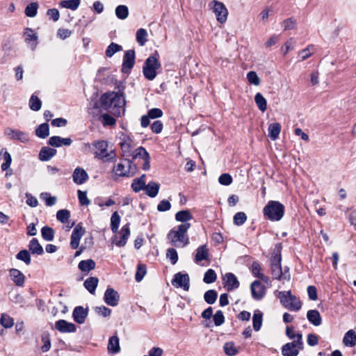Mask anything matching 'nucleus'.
<instances>
[{"mask_svg":"<svg viewBox=\"0 0 356 356\" xmlns=\"http://www.w3.org/2000/svg\"><path fill=\"white\" fill-rule=\"evenodd\" d=\"M125 97L122 92H107L104 93L100 98L101 106L106 111H110L114 115H119L120 110H124Z\"/></svg>","mask_w":356,"mask_h":356,"instance_id":"obj_1","label":"nucleus"},{"mask_svg":"<svg viewBox=\"0 0 356 356\" xmlns=\"http://www.w3.org/2000/svg\"><path fill=\"white\" fill-rule=\"evenodd\" d=\"M190 227L191 223L179 225L170 230L167 235V238L174 246L179 247L178 243H179L182 244V247H184L189 243L187 232Z\"/></svg>","mask_w":356,"mask_h":356,"instance_id":"obj_2","label":"nucleus"},{"mask_svg":"<svg viewBox=\"0 0 356 356\" xmlns=\"http://www.w3.org/2000/svg\"><path fill=\"white\" fill-rule=\"evenodd\" d=\"M161 67L159 61V54L155 51L145 61L143 66V74L145 78L149 81H152L156 76V70Z\"/></svg>","mask_w":356,"mask_h":356,"instance_id":"obj_3","label":"nucleus"},{"mask_svg":"<svg viewBox=\"0 0 356 356\" xmlns=\"http://www.w3.org/2000/svg\"><path fill=\"white\" fill-rule=\"evenodd\" d=\"M284 206L280 202L270 200L263 209L265 218L270 221L280 220L284 214Z\"/></svg>","mask_w":356,"mask_h":356,"instance_id":"obj_4","label":"nucleus"},{"mask_svg":"<svg viewBox=\"0 0 356 356\" xmlns=\"http://www.w3.org/2000/svg\"><path fill=\"white\" fill-rule=\"evenodd\" d=\"M92 146L96 149L94 152L96 158L102 160L104 162L115 161V152L113 150L107 152V141L103 140H95L92 143Z\"/></svg>","mask_w":356,"mask_h":356,"instance_id":"obj_5","label":"nucleus"},{"mask_svg":"<svg viewBox=\"0 0 356 356\" xmlns=\"http://www.w3.org/2000/svg\"><path fill=\"white\" fill-rule=\"evenodd\" d=\"M123 161L127 164V168H126L125 164L119 163L113 166V172L118 177L132 176L136 170V165L133 163L132 160L129 159H124Z\"/></svg>","mask_w":356,"mask_h":356,"instance_id":"obj_6","label":"nucleus"},{"mask_svg":"<svg viewBox=\"0 0 356 356\" xmlns=\"http://www.w3.org/2000/svg\"><path fill=\"white\" fill-rule=\"evenodd\" d=\"M213 5L211 8L216 16V19L220 24H223L227 21L228 10L225 4L217 0H213L210 6Z\"/></svg>","mask_w":356,"mask_h":356,"instance_id":"obj_7","label":"nucleus"},{"mask_svg":"<svg viewBox=\"0 0 356 356\" xmlns=\"http://www.w3.org/2000/svg\"><path fill=\"white\" fill-rule=\"evenodd\" d=\"M172 284L177 288H182L184 291H188L190 287V277L188 274L181 272L175 274L172 280Z\"/></svg>","mask_w":356,"mask_h":356,"instance_id":"obj_8","label":"nucleus"},{"mask_svg":"<svg viewBox=\"0 0 356 356\" xmlns=\"http://www.w3.org/2000/svg\"><path fill=\"white\" fill-rule=\"evenodd\" d=\"M135 64V51L129 49L126 51L123 56L122 72L124 74L130 73Z\"/></svg>","mask_w":356,"mask_h":356,"instance_id":"obj_9","label":"nucleus"},{"mask_svg":"<svg viewBox=\"0 0 356 356\" xmlns=\"http://www.w3.org/2000/svg\"><path fill=\"white\" fill-rule=\"evenodd\" d=\"M104 301L109 306L115 307L119 303L120 295L113 288L108 287L104 292Z\"/></svg>","mask_w":356,"mask_h":356,"instance_id":"obj_10","label":"nucleus"},{"mask_svg":"<svg viewBox=\"0 0 356 356\" xmlns=\"http://www.w3.org/2000/svg\"><path fill=\"white\" fill-rule=\"evenodd\" d=\"M251 293L253 299L259 300L266 293V288L259 280L254 281L250 285Z\"/></svg>","mask_w":356,"mask_h":356,"instance_id":"obj_11","label":"nucleus"},{"mask_svg":"<svg viewBox=\"0 0 356 356\" xmlns=\"http://www.w3.org/2000/svg\"><path fill=\"white\" fill-rule=\"evenodd\" d=\"M55 328L62 333H72L76 331V326L65 320L60 319L56 322Z\"/></svg>","mask_w":356,"mask_h":356,"instance_id":"obj_12","label":"nucleus"},{"mask_svg":"<svg viewBox=\"0 0 356 356\" xmlns=\"http://www.w3.org/2000/svg\"><path fill=\"white\" fill-rule=\"evenodd\" d=\"M223 280L225 281V287L228 291L239 287L240 283L236 275L232 273H227L223 277Z\"/></svg>","mask_w":356,"mask_h":356,"instance_id":"obj_13","label":"nucleus"},{"mask_svg":"<svg viewBox=\"0 0 356 356\" xmlns=\"http://www.w3.org/2000/svg\"><path fill=\"white\" fill-rule=\"evenodd\" d=\"M88 314V308H83L82 306H77L73 310L72 317L76 323L82 324L85 322Z\"/></svg>","mask_w":356,"mask_h":356,"instance_id":"obj_14","label":"nucleus"},{"mask_svg":"<svg viewBox=\"0 0 356 356\" xmlns=\"http://www.w3.org/2000/svg\"><path fill=\"white\" fill-rule=\"evenodd\" d=\"M72 143L70 138H62L58 136L50 137L47 141V144L54 147H60L62 145L70 146Z\"/></svg>","mask_w":356,"mask_h":356,"instance_id":"obj_15","label":"nucleus"},{"mask_svg":"<svg viewBox=\"0 0 356 356\" xmlns=\"http://www.w3.org/2000/svg\"><path fill=\"white\" fill-rule=\"evenodd\" d=\"M72 179L75 184H83L88 179V175L83 168L77 167L73 172Z\"/></svg>","mask_w":356,"mask_h":356,"instance_id":"obj_16","label":"nucleus"},{"mask_svg":"<svg viewBox=\"0 0 356 356\" xmlns=\"http://www.w3.org/2000/svg\"><path fill=\"white\" fill-rule=\"evenodd\" d=\"M282 355L283 356H297L301 350L293 342H288L282 347Z\"/></svg>","mask_w":356,"mask_h":356,"instance_id":"obj_17","label":"nucleus"},{"mask_svg":"<svg viewBox=\"0 0 356 356\" xmlns=\"http://www.w3.org/2000/svg\"><path fill=\"white\" fill-rule=\"evenodd\" d=\"M57 153V150L48 146L42 147L39 152L38 158L41 161H48Z\"/></svg>","mask_w":356,"mask_h":356,"instance_id":"obj_18","label":"nucleus"},{"mask_svg":"<svg viewBox=\"0 0 356 356\" xmlns=\"http://www.w3.org/2000/svg\"><path fill=\"white\" fill-rule=\"evenodd\" d=\"M24 36L25 41L28 43H31V48L32 50H34L37 46V34L33 32L32 29L27 27L24 29Z\"/></svg>","mask_w":356,"mask_h":356,"instance_id":"obj_19","label":"nucleus"},{"mask_svg":"<svg viewBox=\"0 0 356 356\" xmlns=\"http://www.w3.org/2000/svg\"><path fill=\"white\" fill-rule=\"evenodd\" d=\"M9 275L17 286H22L24 285L25 276L20 270L16 268H11L9 270Z\"/></svg>","mask_w":356,"mask_h":356,"instance_id":"obj_20","label":"nucleus"},{"mask_svg":"<svg viewBox=\"0 0 356 356\" xmlns=\"http://www.w3.org/2000/svg\"><path fill=\"white\" fill-rule=\"evenodd\" d=\"M130 224L128 222L123 225L121 228L120 234H121L120 239L116 241L115 243L118 247H124L130 236Z\"/></svg>","mask_w":356,"mask_h":356,"instance_id":"obj_21","label":"nucleus"},{"mask_svg":"<svg viewBox=\"0 0 356 356\" xmlns=\"http://www.w3.org/2000/svg\"><path fill=\"white\" fill-rule=\"evenodd\" d=\"M28 248L32 254L42 255L44 253L43 248L36 238H33L29 241Z\"/></svg>","mask_w":356,"mask_h":356,"instance_id":"obj_22","label":"nucleus"},{"mask_svg":"<svg viewBox=\"0 0 356 356\" xmlns=\"http://www.w3.org/2000/svg\"><path fill=\"white\" fill-rule=\"evenodd\" d=\"M209 249L207 248V245H200L196 250L195 261L196 263H199L203 260H207L209 259Z\"/></svg>","mask_w":356,"mask_h":356,"instance_id":"obj_23","label":"nucleus"},{"mask_svg":"<svg viewBox=\"0 0 356 356\" xmlns=\"http://www.w3.org/2000/svg\"><path fill=\"white\" fill-rule=\"evenodd\" d=\"M308 321L314 326H318L322 323V318L319 312L316 309L309 310L307 313Z\"/></svg>","mask_w":356,"mask_h":356,"instance_id":"obj_24","label":"nucleus"},{"mask_svg":"<svg viewBox=\"0 0 356 356\" xmlns=\"http://www.w3.org/2000/svg\"><path fill=\"white\" fill-rule=\"evenodd\" d=\"M193 218V216L188 209L179 211L175 214V220L177 222H182V224L189 223L188 221Z\"/></svg>","mask_w":356,"mask_h":356,"instance_id":"obj_25","label":"nucleus"},{"mask_svg":"<svg viewBox=\"0 0 356 356\" xmlns=\"http://www.w3.org/2000/svg\"><path fill=\"white\" fill-rule=\"evenodd\" d=\"M95 266L96 264L92 259L82 260L78 264L79 268L81 272L85 273H88L89 271L94 270L95 268Z\"/></svg>","mask_w":356,"mask_h":356,"instance_id":"obj_26","label":"nucleus"},{"mask_svg":"<svg viewBox=\"0 0 356 356\" xmlns=\"http://www.w3.org/2000/svg\"><path fill=\"white\" fill-rule=\"evenodd\" d=\"M98 282L99 279L97 277H90L84 281L83 286L90 293L95 294Z\"/></svg>","mask_w":356,"mask_h":356,"instance_id":"obj_27","label":"nucleus"},{"mask_svg":"<svg viewBox=\"0 0 356 356\" xmlns=\"http://www.w3.org/2000/svg\"><path fill=\"white\" fill-rule=\"evenodd\" d=\"M107 348L109 353L116 354L120 352L119 338L117 335L112 336L109 338Z\"/></svg>","mask_w":356,"mask_h":356,"instance_id":"obj_28","label":"nucleus"},{"mask_svg":"<svg viewBox=\"0 0 356 356\" xmlns=\"http://www.w3.org/2000/svg\"><path fill=\"white\" fill-rule=\"evenodd\" d=\"M343 343L345 346L353 347L356 344V334L353 330H348L344 335Z\"/></svg>","mask_w":356,"mask_h":356,"instance_id":"obj_29","label":"nucleus"},{"mask_svg":"<svg viewBox=\"0 0 356 356\" xmlns=\"http://www.w3.org/2000/svg\"><path fill=\"white\" fill-rule=\"evenodd\" d=\"M160 186L154 181H150L145 186V193L150 197H155L159 191Z\"/></svg>","mask_w":356,"mask_h":356,"instance_id":"obj_30","label":"nucleus"},{"mask_svg":"<svg viewBox=\"0 0 356 356\" xmlns=\"http://www.w3.org/2000/svg\"><path fill=\"white\" fill-rule=\"evenodd\" d=\"M281 131V125L278 122H275L270 124L268 127V136L271 140H275L280 133Z\"/></svg>","mask_w":356,"mask_h":356,"instance_id":"obj_31","label":"nucleus"},{"mask_svg":"<svg viewBox=\"0 0 356 356\" xmlns=\"http://www.w3.org/2000/svg\"><path fill=\"white\" fill-rule=\"evenodd\" d=\"M145 177V175H143L140 177L134 179L131 184V188L135 193H138L141 190L145 189L146 184L144 179Z\"/></svg>","mask_w":356,"mask_h":356,"instance_id":"obj_32","label":"nucleus"},{"mask_svg":"<svg viewBox=\"0 0 356 356\" xmlns=\"http://www.w3.org/2000/svg\"><path fill=\"white\" fill-rule=\"evenodd\" d=\"M35 135L40 138H46L49 135V126L47 122L40 124L35 129Z\"/></svg>","mask_w":356,"mask_h":356,"instance_id":"obj_33","label":"nucleus"},{"mask_svg":"<svg viewBox=\"0 0 356 356\" xmlns=\"http://www.w3.org/2000/svg\"><path fill=\"white\" fill-rule=\"evenodd\" d=\"M0 154H3L4 162L1 164V168L3 171L9 169L12 163V157L10 154L6 150V148H2Z\"/></svg>","mask_w":356,"mask_h":356,"instance_id":"obj_34","label":"nucleus"},{"mask_svg":"<svg viewBox=\"0 0 356 356\" xmlns=\"http://www.w3.org/2000/svg\"><path fill=\"white\" fill-rule=\"evenodd\" d=\"M263 321V314L257 310L254 312L252 316V325L255 331H259L261 329Z\"/></svg>","mask_w":356,"mask_h":356,"instance_id":"obj_35","label":"nucleus"},{"mask_svg":"<svg viewBox=\"0 0 356 356\" xmlns=\"http://www.w3.org/2000/svg\"><path fill=\"white\" fill-rule=\"evenodd\" d=\"M55 232L53 228L49 226H44L41 229V235L46 241H52L54 238Z\"/></svg>","mask_w":356,"mask_h":356,"instance_id":"obj_36","label":"nucleus"},{"mask_svg":"<svg viewBox=\"0 0 356 356\" xmlns=\"http://www.w3.org/2000/svg\"><path fill=\"white\" fill-rule=\"evenodd\" d=\"M116 17L120 19H125L129 16V8L125 5H119L115 10Z\"/></svg>","mask_w":356,"mask_h":356,"instance_id":"obj_37","label":"nucleus"},{"mask_svg":"<svg viewBox=\"0 0 356 356\" xmlns=\"http://www.w3.org/2000/svg\"><path fill=\"white\" fill-rule=\"evenodd\" d=\"M121 218L118 211H114L111 218V229L113 233L115 234L118 231Z\"/></svg>","mask_w":356,"mask_h":356,"instance_id":"obj_38","label":"nucleus"},{"mask_svg":"<svg viewBox=\"0 0 356 356\" xmlns=\"http://www.w3.org/2000/svg\"><path fill=\"white\" fill-rule=\"evenodd\" d=\"M270 273L273 279L281 280L283 276L281 264H270Z\"/></svg>","mask_w":356,"mask_h":356,"instance_id":"obj_39","label":"nucleus"},{"mask_svg":"<svg viewBox=\"0 0 356 356\" xmlns=\"http://www.w3.org/2000/svg\"><path fill=\"white\" fill-rule=\"evenodd\" d=\"M254 101L258 108L264 112L267 108V102L261 93L257 92L254 96Z\"/></svg>","mask_w":356,"mask_h":356,"instance_id":"obj_40","label":"nucleus"},{"mask_svg":"<svg viewBox=\"0 0 356 356\" xmlns=\"http://www.w3.org/2000/svg\"><path fill=\"white\" fill-rule=\"evenodd\" d=\"M29 106L32 111H38L41 108L42 102L37 95L33 94L29 99Z\"/></svg>","mask_w":356,"mask_h":356,"instance_id":"obj_41","label":"nucleus"},{"mask_svg":"<svg viewBox=\"0 0 356 356\" xmlns=\"http://www.w3.org/2000/svg\"><path fill=\"white\" fill-rule=\"evenodd\" d=\"M218 298V293L216 290L209 289L204 294V301L209 305H213L216 302Z\"/></svg>","mask_w":356,"mask_h":356,"instance_id":"obj_42","label":"nucleus"},{"mask_svg":"<svg viewBox=\"0 0 356 356\" xmlns=\"http://www.w3.org/2000/svg\"><path fill=\"white\" fill-rule=\"evenodd\" d=\"M225 353L228 356H234L238 354V350L233 341L226 342L223 346Z\"/></svg>","mask_w":356,"mask_h":356,"instance_id":"obj_43","label":"nucleus"},{"mask_svg":"<svg viewBox=\"0 0 356 356\" xmlns=\"http://www.w3.org/2000/svg\"><path fill=\"white\" fill-rule=\"evenodd\" d=\"M281 249H282L281 244L280 243L277 244L273 250V254H272V257L270 259L271 264L275 263L277 264H281V261H282Z\"/></svg>","mask_w":356,"mask_h":356,"instance_id":"obj_44","label":"nucleus"},{"mask_svg":"<svg viewBox=\"0 0 356 356\" xmlns=\"http://www.w3.org/2000/svg\"><path fill=\"white\" fill-rule=\"evenodd\" d=\"M16 259L24 261L26 265L31 262V252L29 250H22L16 254Z\"/></svg>","mask_w":356,"mask_h":356,"instance_id":"obj_45","label":"nucleus"},{"mask_svg":"<svg viewBox=\"0 0 356 356\" xmlns=\"http://www.w3.org/2000/svg\"><path fill=\"white\" fill-rule=\"evenodd\" d=\"M80 3L81 0H64L60 3V6L63 8L75 10L79 8Z\"/></svg>","mask_w":356,"mask_h":356,"instance_id":"obj_46","label":"nucleus"},{"mask_svg":"<svg viewBox=\"0 0 356 356\" xmlns=\"http://www.w3.org/2000/svg\"><path fill=\"white\" fill-rule=\"evenodd\" d=\"M292 293L291 291H280L278 295V298L280 300V302L282 305L287 309L290 300L292 297Z\"/></svg>","mask_w":356,"mask_h":356,"instance_id":"obj_47","label":"nucleus"},{"mask_svg":"<svg viewBox=\"0 0 356 356\" xmlns=\"http://www.w3.org/2000/svg\"><path fill=\"white\" fill-rule=\"evenodd\" d=\"M42 341H43V346L41 347V350L43 353L49 351L51 348V338L50 334L48 332H44L42 334Z\"/></svg>","mask_w":356,"mask_h":356,"instance_id":"obj_48","label":"nucleus"},{"mask_svg":"<svg viewBox=\"0 0 356 356\" xmlns=\"http://www.w3.org/2000/svg\"><path fill=\"white\" fill-rule=\"evenodd\" d=\"M38 8V3L37 2L31 3L25 8V15L29 17H34L37 15Z\"/></svg>","mask_w":356,"mask_h":356,"instance_id":"obj_49","label":"nucleus"},{"mask_svg":"<svg viewBox=\"0 0 356 356\" xmlns=\"http://www.w3.org/2000/svg\"><path fill=\"white\" fill-rule=\"evenodd\" d=\"M0 324L5 328H10L14 325V320L7 314H1Z\"/></svg>","mask_w":356,"mask_h":356,"instance_id":"obj_50","label":"nucleus"},{"mask_svg":"<svg viewBox=\"0 0 356 356\" xmlns=\"http://www.w3.org/2000/svg\"><path fill=\"white\" fill-rule=\"evenodd\" d=\"M302 307V302L295 296H292L287 309L291 311H299Z\"/></svg>","mask_w":356,"mask_h":356,"instance_id":"obj_51","label":"nucleus"},{"mask_svg":"<svg viewBox=\"0 0 356 356\" xmlns=\"http://www.w3.org/2000/svg\"><path fill=\"white\" fill-rule=\"evenodd\" d=\"M216 279L217 275L215 270L213 269H209L204 273L203 281L206 284H211L216 282Z\"/></svg>","mask_w":356,"mask_h":356,"instance_id":"obj_52","label":"nucleus"},{"mask_svg":"<svg viewBox=\"0 0 356 356\" xmlns=\"http://www.w3.org/2000/svg\"><path fill=\"white\" fill-rule=\"evenodd\" d=\"M70 217V212L67 209H60L56 213V218L62 223H65L68 221Z\"/></svg>","mask_w":356,"mask_h":356,"instance_id":"obj_53","label":"nucleus"},{"mask_svg":"<svg viewBox=\"0 0 356 356\" xmlns=\"http://www.w3.org/2000/svg\"><path fill=\"white\" fill-rule=\"evenodd\" d=\"M147 33L144 29H139L136 32V40L140 46L145 45L147 42Z\"/></svg>","mask_w":356,"mask_h":356,"instance_id":"obj_54","label":"nucleus"},{"mask_svg":"<svg viewBox=\"0 0 356 356\" xmlns=\"http://www.w3.org/2000/svg\"><path fill=\"white\" fill-rule=\"evenodd\" d=\"M122 49V46L118 44L111 42L107 47L106 50V56L107 57H111L118 51H120Z\"/></svg>","mask_w":356,"mask_h":356,"instance_id":"obj_55","label":"nucleus"},{"mask_svg":"<svg viewBox=\"0 0 356 356\" xmlns=\"http://www.w3.org/2000/svg\"><path fill=\"white\" fill-rule=\"evenodd\" d=\"M147 272V268L145 264H138L135 275V280L139 282L142 281Z\"/></svg>","mask_w":356,"mask_h":356,"instance_id":"obj_56","label":"nucleus"},{"mask_svg":"<svg viewBox=\"0 0 356 356\" xmlns=\"http://www.w3.org/2000/svg\"><path fill=\"white\" fill-rule=\"evenodd\" d=\"M149 154L147 152L145 147H139L134 152L132 155V161L135 160L137 158H140L143 160L145 157H148Z\"/></svg>","mask_w":356,"mask_h":356,"instance_id":"obj_57","label":"nucleus"},{"mask_svg":"<svg viewBox=\"0 0 356 356\" xmlns=\"http://www.w3.org/2000/svg\"><path fill=\"white\" fill-rule=\"evenodd\" d=\"M166 257L170 260L172 265L176 264L179 259L177 250L172 248L167 250Z\"/></svg>","mask_w":356,"mask_h":356,"instance_id":"obj_58","label":"nucleus"},{"mask_svg":"<svg viewBox=\"0 0 356 356\" xmlns=\"http://www.w3.org/2000/svg\"><path fill=\"white\" fill-rule=\"evenodd\" d=\"M247 220V216L244 212H237L234 216V223L236 225L241 226L245 223Z\"/></svg>","mask_w":356,"mask_h":356,"instance_id":"obj_59","label":"nucleus"},{"mask_svg":"<svg viewBox=\"0 0 356 356\" xmlns=\"http://www.w3.org/2000/svg\"><path fill=\"white\" fill-rule=\"evenodd\" d=\"M40 197L44 200L45 204L47 207H51L56 202V197L55 196H51L48 193H42Z\"/></svg>","mask_w":356,"mask_h":356,"instance_id":"obj_60","label":"nucleus"},{"mask_svg":"<svg viewBox=\"0 0 356 356\" xmlns=\"http://www.w3.org/2000/svg\"><path fill=\"white\" fill-rule=\"evenodd\" d=\"M247 79L250 83L253 84L254 86H259L260 84L261 80L258 76L257 74L254 71H250L247 74Z\"/></svg>","mask_w":356,"mask_h":356,"instance_id":"obj_61","label":"nucleus"},{"mask_svg":"<svg viewBox=\"0 0 356 356\" xmlns=\"http://www.w3.org/2000/svg\"><path fill=\"white\" fill-rule=\"evenodd\" d=\"M213 320L216 326H220L225 322V316L221 310H218L214 315H213Z\"/></svg>","mask_w":356,"mask_h":356,"instance_id":"obj_62","label":"nucleus"},{"mask_svg":"<svg viewBox=\"0 0 356 356\" xmlns=\"http://www.w3.org/2000/svg\"><path fill=\"white\" fill-rule=\"evenodd\" d=\"M85 232L86 230L82 226V222H79L74 228L71 236L81 239Z\"/></svg>","mask_w":356,"mask_h":356,"instance_id":"obj_63","label":"nucleus"},{"mask_svg":"<svg viewBox=\"0 0 356 356\" xmlns=\"http://www.w3.org/2000/svg\"><path fill=\"white\" fill-rule=\"evenodd\" d=\"M95 312L99 316L108 317L111 314V309L105 306H97L94 308Z\"/></svg>","mask_w":356,"mask_h":356,"instance_id":"obj_64","label":"nucleus"}]
</instances>
